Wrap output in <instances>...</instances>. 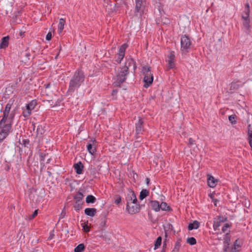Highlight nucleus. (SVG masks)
Wrapping results in <instances>:
<instances>
[{
	"label": "nucleus",
	"instance_id": "27",
	"mask_svg": "<svg viewBox=\"0 0 252 252\" xmlns=\"http://www.w3.org/2000/svg\"><path fill=\"white\" fill-rule=\"evenodd\" d=\"M132 65H133L134 68L135 69L136 64L134 60L132 58L128 59L126 62L125 65H127L129 68Z\"/></svg>",
	"mask_w": 252,
	"mask_h": 252
},
{
	"label": "nucleus",
	"instance_id": "48",
	"mask_svg": "<svg viewBox=\"0 0 252 252\" xmlns=\"http://www.w3.org/2000/svg\"><path fill=\"white\" fill-rule=\"evenodd\" d=\"M242 18L243 19V20H250L249 19V15H245V14H244V13L242 16Z\"/></svg>",
	"mask_w": 252,
	"mask_h": 252
},
{
	"label": "nucleus",
	"instance_id": "50",
	"mask_svg": "<svg viewBox=\"0 0 252 252\" xmlns=\"http://www.w3.org/2000/svg\"><path fill=\"white\" fill-rule=\"evenodd\" d=\"M194 144V141L191 138H189V145H193Z\"/></svg>",
	"mask_w": 252,
	"mask_h": 252
},
{
	"label": "nucleus",
	"instance_id": "13",
	"mask_svg": "<svg viewBox=\"0 0 252 252\" xmlns=\"http://www.w3.org/2000/svg\"><path fill=\"white\" fill-rule=\"evenodd\" d=\"M241 247V241L239 239H237L234 242L233 246L231 247L230 252H237L239 251V249Z\"/></svg>",
	"mask_w": 252,
	"mask_h": 252
},
{
	"label": "nucleus",
	"instance_id": "14",
	"mask_svg": "<svg viewBox=\"0 0 252 252\" xmlns=\"http://www.w3.org/2000/svg\"><path fill=\"white\" fill-rule=\"evenodd\" d=\"M73 167L75 169L76 172L77 174H82L84 168V165L81 161L77 163H75L73 165Z\"/></svg>",
	"mask_w": 252,
	"mask_h": 252
},
{
	"label": "nucleus",
	"instance_id": "53",
	"mask_svg": "<svg viewBox=\"0 0 252 252\" xmlns=\"http://www.w3.org/2000/svg\"><path fill=\"white\" fill-rule=\"evenodd\" d=\"M32 130L34 131L36 127V124L34 122H32Z\"/></svg>",
	"mask_w": 252,
	"mask_h": 252
},
{
	"label": "nucleus",
	"instance_id": "35",
	"mask_svg": "<svg viewBox=\"0 0 252 252\" xmlns=\"http://www.w3.org/2000/svg\"><path fill=\"white\" fill-rule=\"evenodd\" d=\"M22 55L26 58L25 61L27 62L30 59L31 55L29 52L25 51L22 53Z\"/></svg>",
	"mask_w": 252,
	"mask_h": 252
},
{
	"label": "nucleus",
	"instance_id": "44",
	"mask_svg": "<svg viewBox=\"0 0 252 252\" xmlns=\"http://www.w3.org/2000/svg\"><path fill=\"white\" fill-rule=\"evenodd\" d=\"M37 214H38V210H35L34 211V212L33 213V214L32 215L29 216V219L30 220L33 219L37 216Z\"/></svg>",
	"mask_w": 252,
	"mask_h": 252
},
{
	"label": "nucleus",
	"instance_id": "38",
	"mask_svg": "<svg viewBox=\"0 0 252 252\" xmlns=\"http://www.w3.org/2000/svg\"><path fill=\"white\" fill-rule=\"evenodd\" d=\"M230 245L223 244V252H230Z\"/></svg>",
	"mask_w": 252,
	"mask_h": 252
},
{
	"label": "nucleus",
	"instance_id": "43",
	"mask_svg": "<svg viewBox=\"0 0 252 252\" xmlns=\"http://www.w3.org/2000/svg\"><path fill=\"white\" fill-rule=\"evenodd\" d=\"M82 225L83 229L85 232H88L90 231V228L87 224L82 223Z\"/></svg>",
	"mask_w": 252,
	"mask_h": 252
},
{
	"label": "nucleus",
	"instance_id": "7",
	"mask_svg": "<svg viewBox=\"0 0 252 252\" xmlns=\"http://www.w3.org/2000/svg\"><path fill=\"white\" fill-rule=\"evenodd\" d=\"M36 105V100L35 99L32 100L26 105V108L23 110V116L25 118L29 117L32 114V111L35 108Z\"/></svg>",
	"mask_w": 252,
	"mask_h": 252
},
{
	"label": "nucleus",
	"instance_id": "29",
	"mask_svg": "<svg viewBox=\"0 0 252 252\" xmlns=\"http://www.w3.org/2000/svg\"><path fill=\"white\" fill-rule=\"evenodd\" d=\"M85 247L84 244H79L74 250V252H83L84 251Z\"/></svg>",
	"mask_w": 252,
	"mask_h": 252
},
{
	"label": "nucleus",
	"instance_id": "54",
	"mask_svg": "<svg viewBox=\"0 0 252 252\" xmlns=\"http://www.w3.org/2000/svg\"><path fill=\"white\" fill-rule=\"evenodd\" d=\"M160 252H165V244H163L162 250Z\"/></svg>",
	"mask_w": 252,
	"mask_h": 252
},
{
	"label": "nucleus",
	"instance_id": "10",
	"mask_svg": "<svg viewBox=\"0 0 252 252\" xmlns=\"http://www.w3.org/2000/svg\"><path fill=\"white\" fill-rule=\"evenodd\" d=\"M126 207H128L129 205H131L132 203H135L137 202V199L134 192L131 191L127 194V196L126 198Z\"/></svg>",
	"mask_w": 252,
	"mask_h": 252
},
{
	"label": "nucleus",
	"instance_id": "49",
	"mask_svg": "<svg viewBox=\"0 0 252 252\" xmlns=\"http://www.w3.org/2000/svg\"><path fill=\"white\" fill-rule=\"evenodd\" d=\"M123 58L118 56V58L116 60V62L118 63H121L122 61L123 60Z\"/></svg>",
	"mask_w": 252,
	"mask_h": 252
},
{
	"label": "nucleus",
	"instance_id": "4",
	"mask_svg": "<svg viewBox=\"0 0 252 252\" xmlns=\"http://www.w3.org/2000/svg\"><path fill=\"white\" fill-rule=\"evenodd\" d=\"M128 73V67L127 65L120 68L115 78V83L117 86H120L122 83L125 82Z\"/></svg>",
	"mask_w": 252,
	"mask_h": 252
},
{
	"label": "nucleus",
	"instance_id": "19",
	"mask_svg": "<svg viewBox=\"0 0 252 252\" xmlns=\"http://www.w3.org/2000/svg\"><path fill=\"white\" fill-rule=\"evenodd\" d=\"M150 205L152 209L156 212L159 211V203L158 201H151Z\"/></svg>",
	"mask_w": 252,
	"mask_h": 252
},
{
	"label": "nucleus",
	"instance_id": "17",
	"mask_svg": "<svg viewBox=\"0 0 252 252\" xmlns=\"http://www.w3.org/2000/svg\"><path fill=\"white\" fill-rule=\"evenodd\" d=\"M127 47V45L126 43L123 44L119 48V53L118 54V56L124 58L125 55V51Z\"/></svg>",
	"mask_w": 252,
	"mask_h": 252
},
{
	"label": "nucleus",
	"instance_id": "21",
	"mask_svg": "<svg viewBox=\"0 0 252 252\" xmlns=\"http://www.w3.org/2000/svg\"><path fill=\"white\" fill-rule=\"evenodd\" d=\"M222 222H224V220H220V217L218 220H215L213 223V228L215 230H219V227L221 225Z\"/></svg>",
	"mask_w": 252,
	"mask_h": 252
},
{
	"label": "nucleus",
	"instance_id": "45",
	"mask_svg": "<svg viewBox=\"0 0 252 252\" xmlns=\"http://www.w3.org/2000/svg\"><path fill=\"white\" fill-rule=\"evenodd\" d=\"M121 202V197L120 196H118L116 200H115V203L116 204H119Z\"/></svg>",
	"mask_w": 252,
	"mask_h": 252
},
{
	"label": "nucleus",
	"instance_id": "20",
	"mask_svg": "<svg viewBox=\"0 0 252 252\" xmlns=\"http://www.w3.org/2000/svg\"><path fill=\"white\" fill-rule=\"evenodd\" d=\"M199 227V222L197 220L193 221V222L190 223L188 225V229L191 230L196 229Z\"/></svg>",
	"mask_w": 252,
	"mask_h": 252
},
{
	"label": "nucleus",
	"instance_id": "33",
	"mask_svg": "<svg viewBox=\"0 0 252 252\" xmlns=\"http://www.w3.org/2000/svg\"><path fill=\"white\" fill-rule=\"evenodd\" d=\"M162 238L160 236L158 237L155 243L154 250L157 249L161 244Z\"/></svg>",
	"mask_w": 252,
	"mask_h": 252
},
{
	"label": "nucleus",
	"instance_id": "39",
	"mask_svg": "<svg viewBox=\"0 0 252 252\" xmlns=\"http://www.w3.org/2000/svg\"><path fill=\"white\" fill-rule=\"evenodd\" d=\"M175 66L174 61L168 60V67L172 69Z\"/></svg>",
	"mask_w": 252,
	"mask_h": 252
},
{
	"label": "nucleus",
	"instance_id": "18",
	"mask_svg": "<svg viewBox=\"0 0 252 252\" xmlns=\"http://www.w3.org/2000/svg\"><path fill=\"white\" fill-rule=\"evenodd\" d=\"M243 27L245 29V32L247 34H249L250 32V20H243Z\"/></svg>",
	"mask_w": 252,
	"mask_h": 252
},
{
	"label": "nucleus",
	"instance_id": "61",
	"mask_svg": "<svg viewBox=\"0 0 252 252\" xmlns=\"http://www.w3.org/2000/svg\"><path fill=\"white\" fill-rule=\"evenodd\" d=\"M48 173L49 175H50L51 174V173L50 172H49V171H48Z\"/></svg>",
	"mask_w": 252,
	"mask_h": 252
},
{
	"label": "nucleus",
	"instance_id": "46",
	"mask_svg": "<svg viewBox=\"0 0 252 252\" xmlns=\"http://www.w3.org/2000/svg\"><path fill=\"white\" fill-rule=\"evenodd\" d=\"M52 38V33L51 32H49L46 36V39L47 40H50Z\"/></svg>",
	"mask_w": 252,
	"mask_h": 252
},
{
	"label": "nucleus",
	"instance_id": "2",
	"mask_svg": "<svg viewBox=\"0 0 252 252\" xmlns=\"http://www.w3.org/2000/svg\"><path fill=\"white\" fill-rule=\"evenodd\" d=\"M12 122L0 121V142L2 141L12 131Z\"/></svg>",
	"mask_w": 252,
	"mask_h": 252
},
{
	"label": "nucleus",
	"instance_id": "42",
	"mask_svg": "<svg viewBox=\"0 0 252 252\" xmlns=\"http://www.w3.org/2000/svg\"><path fill=\"white\" fill-rule=\"evenodd\" d=\"M175 60V55L174 52L173 51H172L170 53V54L168 56V60L170 61H174Z\"/></svg>",
	"mask_w": 252,
	"mask_h": 252
},
{
	"label": "nucleus",
	"instance_id": "12",
	"mask_svg": "<svg viewBox=\"0 0 252 252\" xmlns=\"http://www.w3.org/2000/svg\"><path fill=\"white\" fill-rule=\"evenodd\" d=\"M92 143H88L87 145V150L90 154L91 155H94L96 152L95 149V143L96 141L95 140H93L92 141Z\"/></svg>",
	"mask_w": 252,
	"mask_h": 252
},
{
	"label": "nucleus",
	"instance_id": "11",
	"mask_svg": "<svg viewBox=\"0 0 252 252\" xmlns=\"http://www.w3.org/2000/svg\"><path fill=\"white\" fill-rule=\"evenodd\" d=\"M144 6L142 5V0H135V12L141 16L144 13Z\"/></svg>",
	"mask_w": 252,
	"mask_h": 252
},
{
	"label": "nucleus",
	"instance_id": "26",
	"mask_svg": "<svg viewBox=\"0 0 252 252\" xmlns=\"http://www.w3.org/2000/svg\"><path fill=\"white\" fill-rule=\"evenodd\" d=\"M96 201V198L93 195H89L86 198L87 203H94Z\"/></svg>",
	"mask_w": 252,
	"mask_h": 252
},
{
	"label": "nucleus",
	"instance_id": "60",
	"mask_svg": "<svg viewBox=\"0 0 252 252\" xmlns=\"http://www.w3.org/2000/svg\"><path fill=\"white\" fill-rule=\"evenodd\" d=\"M213 201H214L215 205L216 206L217 205L216 202L217 201V200H214Z\"/></svg>",
	"mask_w": 252,
	"mask_h": 252
},
{
	"label": "nucleus",
	"instance_id": "5",
	"mask_svg": "<svg viewBox=\"0 0 252 252\" xmlns=\"http://www.w3.org/2000/svg\"><path fill=\"white\" fill-rule=\"evenodd\" d=\"M181 51L183 54L189 52L192 46L190 37L185 34L181 36Z\"/></svg>",
	"mask_w": 252,
	"mask_h": 252
},
{
	"label": "nucleus",
	"instance_id": "51",
	"mask_svg": "<svg viewBox=\"0 0 252 252\" xmlns=\"http://www.w3.org/2000/svg\"><path fill=\"white\" fill-rule=\"evenodd\" d=\"M44 157L45 155L43 154V153H41L40 154V160L41 161H44Z\"/></svg>",
	"mask_w": 252,
	"mask_h": 252
},
{
	"label": "nucleus",
	"instance_id": "40",
	"mask_svg": "<svg viewBox=\"0 0 252 252\" xmlns=\"http://www.w3.org/2000/svg\"><path fill=\"white\" fill-rule=\"evenodd\" d=\"M235 115H232L229 116V120L232 124H236V121H235Z\"/></svg>",
	"mask_w": 252,
	"mask_h": 252
},
{
	"label": "nucleus",
	"instance_id": "62",
	"mask_svg": "<svg viewBox=\"0 0 252 252\" xmlns=\"http://www.w3.org/2000/svg\"><path fill=\"white\" fill-rule=\"evenodd\" d=\"M49 86H50V85H49V84H48V85H47L46 88H48V87H49Z\"/></svg>",
	"mask_w": 252,
	"mask_h": 252
},
{
	"label": "nucleus",
	"instance_id": "31",
	"mask_svg": "<svg viewBox=\"0 0 252 252\" xmlns=\"http://www.w3.org/2000/svg\"><path fill=\"white\" fill-rule=\"evenodd\" d=\"M223 244H230V237L229 232H227L224 235Z\"/></svg>",
	"mask_w": 252,
	"mask_h": 252
},
{
	"label": "nucleus",
	"instance_id": "47",
	"mask_svg": "<svg viewBox=\"0 0 252 252\" xmlns=\"http://www.w3.org/2000/svg\"><path fill=\"white\" fill-rule=\"evenodd\" d=\"M65 214H66V212H65V211L64 210V208L61 214L60 219H61L63 218L64 217V216H65Z\"/></svg>",
	"mask_w": 252,
	"mask_h": 252
},
{
	"label": "nucleus",
	"instance_id": "3",
	"mask_svg": "<svg viewBox=\"0 0 252 252\" xmlns=\"http://www.w3.org/2000/svg\"><path fill=\"white\" fill-rule=\"evenodd\" d=\"M14 101L13 98H11L8 101L4 110L3 116L1 120L5 121L7 122H13L15 114L13 112H10V111Z\"/></svg>",
	"mask_w": 252,
	"mask_h": 252
},
{
	"label": "nucleus",
	"instance_id": "8",
	"mask_svg": "<svg viewBox=\"0 0 252 252\" xmlns=\"http://www.w3.org/2000/svg\"><path fill=\"white\" fill-rule=\"evenodd\" d=\"M143 124V119L139 117L137 122L135 123V137L136 139H138L144 131Z\"/></svg>",
	"mask_w": 252,
	"mask_h": 252
},
{
	"label": "nucleus",
	"instance_id": "6",
	"mask_svg": "<svg viewBox=\"0 0 252 252\" xmlns=\"http://www.w3.org/2000/svg\"><path fill=\"white\" fill-rule=\"evenodd\" d=\"M142 72L144 75V82L145 84L144 87L147 88L153 82V75L151 72L150 67L147 66H144L143 67Z\"/></svg>",
	"mask_w": 252,
	"mask_h": 252
},
{
	"label": "nucleus",
	"instance_id": "55",
	"mask_svg": "<svg viewBox=\"0 0 252 252\" xmlns=\"http://www.w3.org/2000/svg\"><path fill=\"white\" fill-rule=\"evenodd\" d=\"M236 85H236V83H231V87H230L231 89L232 88H233L234 89H235V88H235V86H236Z\"/></svg>",
	"mask_w": 252,
	"mask_h": 252
},
{
	"label": "nucleus",
	"instance_id": "16",
	"mask_svg": "<svg viewBox=\"0 0 252 252\" xmlns=\"http://www.w3.org/2000/svg\"><path fill=\"white\" fill-rule=\"evenodd\" d=\"M9 37L8 36H4L2 38L0 44V48L5 49L8 46Z\"/></svg>",
	"mask_w": 252,
	"mask_h": 252
},
{
	"label": "nucleus",
	"instance_id": "9",
	"mask_svg": "<svg viewBox=\"0 0 252 252\" xmlns=\"http://www.w3.org/2000/svg\"><path fill=\"white\" fill-rule=\"evenodd\" d=\"M143 205L138 204L137 202L135 203H132L131 205H129L128 207H126V209L128 213L130 214H136L140 211L141 207Z\"/></svg>",
	"mask_w": 252,
	"mask_h": 252
},
{
	"label": "nucleus",
	"instance_id": "52",
	"mask_svg": "<svg viewBox=\"0 0 252 252\" xmlns=\"http://www.w3.org/2000/svg\"><path fill=\"white\" fill-rule=\"evenodd\" d=\"M244 14H245V15H249L250 14V9H245V10L244 11Z\"/></svg>",
	"mask_w": 252,
	"mask_h": 252
},
{
	"label": "nucleus",
	"instance_id": "56",
	"mask_svg": "<svg viewBox=\"0 0 252 252\" xmlns=\"http://www.w3.org/2000/svg\"><path fill=\"white\" fill-rule=\"evenodd\" d=\"M53 232H54V230H53L52 232L50 233V235L49 236L50 239H52L54 236V234H53Z\"/></svg>",
	"mask_w": 252,
	"mask_h": 252
},
{
	"label": "nucleus",
	"instance_id": "32",
	"mask_svg": "<svg viewBox=\"0 0 252 252\" xmlns=\"http://www.w3.org/2000/svg\"><path fill=\"white\" fill-rule=\"evenodd\" d=\"M161 209L162 211H167L170 209V207L167 206V204L166 202H162L159 204V210Z\"/></svg>",
	"mask_w": 252,
	"mask_h": 252
},
{
	"label": "nucleus",
	"instance_id": "41",
	"mask_svg": "<svg viewBox=\"0 0 252 252\" xmlns=\"http://www.w3.org/2000/svg\"><path fill=\"white\" fill-rule=\"evenodd\" d=\"M230 227V225L228 223H225L222 228V231L223 233L228 232V229Z\"/></svg>",
	"mask_w": 252,
	"mask_h": 252
},
{
	"label": "nucleus",
	"instance_id": "24",
	"mask_svg": "<svg viewBox=\"0 0 252 252\" xmlns=\"http://www.w3.org/2000/svg\"><path fill=\"white\" fill-rule=\"evenodd\" d=\"M84 197V195L83 193L79 191L74 196V200L75 201L77 202H83L82 201L83 198Z\"/></svg>",
	"mask_w": 252,
	"mask_h": 252
},
{
	"label": "nucleus",
	"instance_id": "15",
	"mask_svg": "<svg viewBox=\"0 0 252 252\" xmlns=\"http://www.w3.org/2000/svg\"><path fill=\"white\" fill-rule=\"evenodd\" d=\"M97 212L96 209L94 208H88L85 209V214L90 217H94Z\"/></svg>",
	"mask_w": 252,
	"mask_h": 252
},
{
	"label": "nucleus",
	"instance_id": "37",
	"mask_svg": "<svg viewBox=\"0 0 252 252\" xmlns=\"http://www.w3.org/2000/svg\"><path fill=\"white\" fill-rule=\"evenodd\" d=\"M23 145L27 148L30 147V140L29 139H23L22 140Z\"/></svg>",
	"mask_w": 252,
	"mask_h": 252
},
{
	"label": "nucleus",
	"instance_id": "23",
	"mask_svg": "<svg viewBox=\"0 0 252 252\" xmlns=\"http://www.w3.org/2000/svg\"><path fill=\"white\" fill-rule=\"evenodd\" d=\"M208 185L211 188H214L216 186L215 178L213 176H210L208 178Z\"/></svg>",
	"mask_w": 252,
	"mask_h": 252
},
{
	"label": "nucleus",
	"instance_id": "25",
	"mask_svg": "<svg viewBox=\"0 0 252 252\" xmlns=\"http://www.w3.org/2000/svg\"><path fill=\"white\" fill-rule=\"evenodd\" d=\"M64 24L65 20L63 18H61L59 20V23L58 25V31L59 33H61L63 31L64 29Z\"/></svg>",
	"mask_w": 252,
	"mask_h": 252
},
{
	"label": "nucleus",
	"instance_id": "34",
	"mask_svg": "<svg viewBox=\"0 0 252 252\" xmlns=\"http://www.w3.org/2000/svg\"><path fill=\"white\" fill-rule=\"evenodd\" d=\"M181 247V243L180 241H178L176 242L174 249L171 252H178L179 249Z\"/></svg>",
	"mask_w": 252,
	"mask_h": 252
},
{
	"label": "nucleus",
	"instance_id": "59",
	"mask_svg": "<svg viewBox=\"0 0 252 252\" xmlns=\"http://www.w3.org/2000/svg\"><path fill=\"white\" fill-rule=\"evenodd\" d=\"M105 223H106V222H105V220L102 221L101 222V225L102 226H103V225H104L105 224Z\"/></svg>",
	"mask_w": 252,
	"mask_h": 252
},
{
	"label": "nucleus",
	"instance_id": "30",
	"mask_svg": "<svg viewBox=\"0 0 252 252\" xmlns=\"http://www.w3.org/2000/svg\"><path fill=\"white\" fill-rule=\"evenodd\" d=\"M84 204V202H77L75 201V204L73 206L74 209L76 211H79L82 208V205Z\"/></svg>",
	"mask_w": 252,
	"mask_h": 252
},
{
	"label": "nucleus",
	"instance_id": "58",
	"mask_svg": "<svg viewBox=\"0 0 252 252\" xmlns=\"http://www.w3.org/2000/svg\"><path fill=\"white\" fill-rule=\"evenodd\" d=\"M150 180L149 178H147L146 179V184L148 185L149 184V183H150Z\"/></svg>",
	"mask_w": 252,
	"mask_h": 252
},
{
	"label": "nucleus",
	"instance_id": "28",
	"mask_svg": "<svg viewBox=\"0 0 252 252\" xmlns=\"http://www.w3.org/2000/svg\"><path fill=\"white\" fill-rule=\"evenodd\" d=\"M45 132V130L44 129V127L41 125H38L37 126L36 129V135H42Z\"/></svg>",
	"mask_w": 252,
	"mask_h": 252
},
{
	"label": "nucleus",
	"instance_id": "1",
	"mask_svg": "<svg viewBox=\"0 0 252 252\" xmlns=\"http://www.w3.org/2000/svg\"><path fill=\"white\" fill-rule=\"evenodd\" d=\"M85 79L84 72L80 69H77L70 79L67 94L71 95L83 84Z\"/></svg>",
	"mask_w": 252,
	"mask_h": 252
},
{
	"label": "nucleus",
	"instance_id": "36",
	"mask_svg": "<svg viewBox=\"0 0 252 252\" xmlns=\"http://www.w3.org/2000/svg\"><path fill=\"white\" fill-rule=\"evenodd\" d=\"M187 242L191 245H193L196 243V241L194 237H191L187 239Z\"/></svg>",
	"mask_w": 252,
	"mask_h": 252
},
{
	"label": "nucleus",
	"instance_id": "57",
	"mask_svg": "<svg viewBox=\"0 0 252 252\" xmlns=\"http://www.w3.org/2000/svg\"><path fill=\"white\" fill-rule=\"evenodd\" d=\"M245 9H250V5L249 3L246 4Z\"/></svg>",
	"mask_w": 252,
	"mask_h": 252
},
{
	"label": "nucleus",
	"instance_id": "22",
	"mask_svg": "<svg viewBox=\"0 0 252 252\" xmlns=\"http://www.w3.org/2000/svg\"><path fill=\"white\" fill-rule=\"evenodd\" d=\"M150 194V192L148 190L146 189H142L139 195V199L141 200H143L145 198H146L147 196H149Z\"/></svg>",
	"mask_w": 252,
	"mask_h": 252
}]
</instances>
